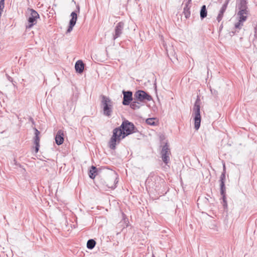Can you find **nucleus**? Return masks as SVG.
<instances>
[{
    "mask_svg": "<svg viewBox=\"0 0 257 257\" xmlns=\"http://www.w3.org/2000/svg\"><path fill=\"white\" fill-rule=\"evenodd\" d=\"M152 257H155L154 255H153V256Z\"/></svg>",
    "mask_w": 257,
    "mask_h": 257,
    "instance_id": "7c9ffc66",
    "label": "nucleus"
},
{
    "mask_svg": "<svg viewBox=\"0 0 257 257\" xmlns=\"http://www.w3.org/2000/svg\"><path fill=\"white\" fill-rule=\"evenodd\" d=\"M226 10V8H225V6H222V7H221V9L220 10V11L219 12V14L216 18L217 21L218 22H219L221 21V20L223 17L224 13L225 12Z\"/></svg>",
    "mask_w": 257,
    "mask_h": 257,
    "instance_id": "f3484780",
    "label": "nucleus"
},
{
    "mask_svg": "<svg viewBox=\"0 0 257 257\" xmlns=\"http://www.w3.org/2000/svg\"><path fill=\"white\" fill-rule=\"evenodd\" d=\"M123 100L122 103L124 105H128L133 100V92L131 91L122 90Z\"/></svg>",
    "mask_w": 257,
    "mask_h": 257,
    "instance_id": "6e6552de",
    "label": "nucleus"
},
{
    "mask_svg": "<svg viewBox=\"0 0 257 257\" xmlns=\"http://www.w3.org/2000/svg\"><path fill=\"white\" fill-rule=\"evenodd\" d=\"M236 8L239 10L238 16H246L249 13L247 0H236Z\"/></svg>",
    "mask_w": 257,
    "mask_h": 257,
    "instance_id": "20e7f679",
    "label": "nucleus"
},
{
    "mask_svg": "<svg viewBox=\"0 0 257 257\" xmlns=\"http://www.w3.org/2000/svg\"><path fill=\"white\" fill-rule=\"evenodd\" d=\"M101 105L103 108V114L110 116L112 112L113 102L109 97L104 95H101Z\"/></svg>",
    "mask_w": 257,
    "mask_h": 257,
    "instance_id": "7ed1b4c3",
    "label": "nucleus"
},
{
    "mask_svg": "<svg viewBox=\"0 0 257 257\" xmlns=\"http://www.w3.org/2000/svg\"><path fill=\"white\" fill-rule=\"evenodd\" d=\"M192 0H184V3L186 5H189V4L191 3Z\"/></svg>",
    "mask_w": 257,
    "mask_h": 257,
    "instance_id": "393cba45",
    "label": "nucleus"
},
{
    "mask_svg": "<svg viewBox=\"0 0 257 257\" xmlns=\"http://www.w3.org/2000/svg\"><path fill=\"white\" fill-rule=\"evenodd\" d=\"M161 154L163 161L167 165L170 161L169 156L171 155V152L167 143L163 146Z\"/></svg>",
    "mask_w": 257,
    "mask_h": 257,
    "instance_id": "0eeeda50",
    "label": "nucleus"
},
{
    "mask_svg": "<svg viewBox=\"0 0 257 257\" xmlns=\"http://www.w3.org/2000/svg\"><path fill=\"white\" fill-rule=\"evenodd\" d=\"M230 0H226L225 3L223 5V6H225V8H227V5L229 2Z\"/></svg>",
    "mask_w": 257,
    "mask_h": 257,
    "instance_id": "bb28decb",
    "label": "nucleus"
},
{
    "mask_svg": "<svg viewBox=\"0 0 257 257\" xmlns=\"http://www.w3.org/2000/svg\"><path fill=\"white\" fill-rule=\"evenodd\" d=\"M75 12L78 13H79L80 12V7L78 5L76 6V11Z\"/></svg>",
    "mask_w": 257,
    "mask_h": 257,
    "instance_id": "cd10ccee",
    "label": "nucleus"
},
{
    "mask_svg": "<svg viewBox=\"0 0 257 257\" xmlns=\"http://www.w3.org/2000/svg\"><path fill=\"white\" fill-rule=\"evenodd\" d=\"M30 14L28 17V24L26 25V29H31L36 25L37 23V20L39 19V14L33 9H30Z\"/></svg>",
    "mask_w": 257,
    "mask_h": 257,
    "instance_id": "39448f33",
    "label": "nucleus"
},
{
    "mask_svg": "<svg viewBox=\"0 0 257 257\" xmlns=\"http://www.w3.org/2000/svg\"><path fill=\"white\" fill-rule=\"evenodd\" d=\"M152 99V96L144 90H138L134 94V100H137L140 102L149 101Z\"/></svg>",
    "mask_w": 257,
    "mask_h": 257,
    "instance_id": "423d86ee",
    "label": "nucleus"
},
{
    "mask_svg": "<svg viewBox=\"0 0 257 257\" xmlns=\"http://www.w3.org/2000/svg\"><path fill=\"white\" fill-rule=\"evenodd\" d=\"M124 23L120 22L118 23L114 29V34L113 36V39L115 40L119 37L122 33L124 28Z\"/></svg>",
    "mask_w": 257,
    "mask_h": 257,
    "instance_id": "1a4fd4ad",
    "label": "nucleus"
},
{
    "mask_svg": "<svg viewBox=\"0 0 257 257\" xmlns=\"http://www.w3.org/2000/svg\"><path fill=\"white\" fill-rule=\"evenodd\" d=\"M35 130V137L34 138V143L35 145V152L37 153L39 151L40 147V137L39 135L40 132L36 128H34Z\"/></svg>",
    "mask_w": 257,
    "mask_h": 257,
    "instance_id": "9b49d317",
    "label": "nucleus"
},
{
    "mask_svg": "<svg viewBox=\"0 0 257 257\" xmlns=\"http://www.w3.org/2000/svg\"><path fill=\"white\" fill-rule=\"evenodd\" d=\"M155 118H149L146 119V122L147 124L150 125H155L156 122H155Z\"/></svg>",
    "mask_w": 257,
    "mask_h": 257,
    "instance_id": "b1692460",
    "label": "nucleus"
},
{
    "mask_svg": "<svg viewBox=\"0 0 257 257\" xmlns=\"http://www.w3.org/2000/svg\"><path fill=\"white\" fill-rule=\"evenodd\" d=\"M254 36L255 38H256L257 37V27H254Z\"/></svg>",
    "mask_w": 257,
    "mask_h": 257,
    "instance_id": "a878e982",
    "label": "nucleus"
},
{
    "mask_svg": "<svg viewBox=\"0 0 257 257\" xmlns=\"http://www.w3.org/2000/svg\"><path fill=\"white\" fill-rule=\"evenodd\" d=\"M220 194L222 196V200H223V205L224 207H227V201L226 200V196H225V190H225V183H223V182L222 183H221L220 184Z\"/></svg>",
    "mask_w": 257,
    "mask_h": 257,
    "instance_id": "ddd939ff",
    "label": "nucleus"
},
{
    "mask_svg": "<svg viewBox=\"0 0 257 257\" xmlns=\"http://www.w3.org/2000/svg\"><path fill=\"white\" fill-rule=\"evenodd\" d=\"M109 181H110L111 182H113L112 184L107 183L106 184V186L111 189L115 188L116 187V184L117 183V181L115 182V181L116 180V178H115L114 177H110L108 179Z\"/></svg>",
    "mask_w": 257,
    "mask_h": 257,
    "instance_id": "a211bd4d",
    "label": "nucleus"
},
{
    "mask_svg": "<svg viewBox=\"0 0 257 257\" xmlns=\"http://www.w3.org/2000/svg\"><path fill=\"white\" fill-rule=\"evenodd\" d=\"M64 133L61 130H59L55 136V142L58 145H60L64 142Z\"/></svg>",
    "mask_w": 257,
    "mask_h": 257,
    "instance_id": "f8f14e48",
    "label": "nucleus"
},
{
    "mask_svg": "<svg viewBox=\"0 0 257 257\" xmlns=\"http://www.w3.org/2000/svg\"><path fill=\"white\" fill-rule=\"evenodd\" d=\"M207 15V11L205 5L202 6L200 12V18L201 19H203L206 17Z\"/></svg>",
    "mask_w": 257,
    "mask_h": 257,
    "instance_id": "aec40b11",
    "label": "nucleus"
},
{
    "mask_svg": "<svg viewBox=\"0 0 257 257\" xmlns=\"http://www.w3.org/2000/svg\"><path fill=\"white\" fill-rule=\"evenodd\" d=\"M14 162H15V165H18V164H17V162L16 161V160H14ZM19 166L20 167H21V165L19 164Z\"/></svg>",
    "mask_w": 257,
    "mask_h": 257,
    "instance_id": "c756f323",
    "label": "nucleus"
},
{
    "mask_svg": "<svg viewBox=\"0 0 257 257\" xmlns=\"http://www.w3.org/2000/svg\"><path fill=\"white\" fill-rule=\"evenodd\" d=\"M71 17L72 18L70 20L69 22V26L67 30V33H70L72 31L73 27L75 26L76 23V21L77 20V15L76 12H73L71 14Z\"/></svg>",
    "mask_w": 257,
    "mask_h": 257,
    "instance_id": "9d476101",
    "label": "nucleus"
},
{
    "mask_svg": "<svg viewBox=\"0 0 257 257\" xmlns=\"http://www.w3.org/2000/svg\"><path fill=\"white\" fill-rule=\"evenodd\" d=\"M129 105H130L131 108L134 110L139 109L141 106L140 101L137 100H134V101H132Z\"/></svg>",
    "mask_w": 257,
    "mask_h": 257,
    "instance_id": "6ab92c4d",
    "label": "nucleus"
},
{
    "mask_svg": "<svg viewBox=\"0 0 257 257\" xmlns=\"http://www.w3.org/2000/svg\"><path fill=\"white\" fill-rule=\"evenodd\" d=\"M84 68V64L81 60H78L75 65V70L79 73L83 72Z\"/></svg>",
    "mask_w": 257,
    "mask_h": 257,
    "instance_id": "4468645a",
    "label": "nucleus"
},
{
    "mask_svg": "<svg viewBox=\"0 0 257 257\" xmlns=\"http://www.w3.org/2000/svg\"><path fill=\"white\" fill-rule=\"evenodd\" d=\"M136 130L137 128L132 122L127 120L123 121L119 127L113 130V135L109 142V148L115 150L117 142L119 143L125 137L135 133Z\"/></svg>",
    "mask_w": 257,
    "mask_h": 257,
    "instance_id": "f257e3e1",
    "label": "nucleus"
},
{
    "mask_svg": "<svg viewBox=\"0 0 257 257\" xmlns=\"http://www.w3.org/2000/svg\"><path fill=\"white\" fill-rule=\"evenodd\" d=\"M7 77H8V79L10 81H12V78L10 76H9L8 75H7Z\"/></svg>",
    "mask_w": 257,
    "mask_h": 257,
    "instance_id": "c85d7f7f",
    "label": "nucleus"
},
{
    "mask_svg": "<svg viewBox=\"0 0 257 257\" xmlns=\"http://www.w3.org/2000/svg\"><path fill=\"white\" fill-rule=\"evenodd\" d=\"M97 174V170L96 167L92 166L89 171V176L91 179H94Z\"/></svg>",
    "mask_w": 257,
    "mask_h": 257,
    "instance_id": "dca6fc26",
    "label": "nucleus"
},
{
    "mask_svg": "<svg viewBox=\"0 0 257 257\" xmlns=\"http://www.w3.org/2000/svg\"><path fill=\"white\" fill-rule=\"evenodd\" d=\"M200 104L201 100L199 97L198 96L193 108V112L194 114V127L196 130H198L200 126Z\"/></svg>",
    "mask_w": 257,
    "mask_h": 257,
    "instance_id": "f03ea898",
    "label": "nucleus"
},
{
    "mask_svg": "<svg viewBox=\"0 0 257 257\" xmlns=\"http://www.w3.org/2000/svg\"><path fill=\"white\" fill-rule=\"evenodd\" d=\"M225 164H224L223 165V171L220 176L219 181H220V183H222V182H223V183H225Z\"/></svg>",
    "mask_w": 257,
    "mask_h": 257,
    "instance_id": "5701e85b",
    "label": "nucleus"
},
{
    "mask_svg": "<svg viewBox=\"0 0 257 257\" xmlns=\"http://www.w3.org/2000/svg\"><path fill=\"white\" fill-rule=\"evenodd\" d=\"M239 20L238 22L235 24V27L236 29H240L241 27L243 26L242 23L246 20L247 17L246 16H239Z\"/></svg>",
    "mask_w": 257,
    "mask_h": 257,
    "instance_id": "2eb2a0df",
    "label": "nucleus"
},
{
    "mask_svg": "<svg viewBox=\"0 0 257 257\" xmlns=\"http://www.w3.org/2000/svg\"><path fill=\"white\" fill-rule=\"evenodd\" d=\"M96 244V241L93 239H90L87 241V247L88 249H93Z\"/></svg>",
    "mask_w": 257,
    "mask_h": 257,
    "instance_id": "4be33fe9",
    "label": "nucleus"
},
{
    "mask_svg": "<svg viewBox=\"0 0 257 257\" xmlns=\"http://www.w3.org/2000/svg\"><path fill=\"white\" fill-rule=\"evenodd\" d=\"M190 6H189L188 5L185 4V7L183 9V13L186 19H188L190 16Z\"/></svg>",
    "mask_w": 257,
    "mask_h": 257,
    "instance_id": "412c9836",
    "label": "nucleus"
}]
</instances>
